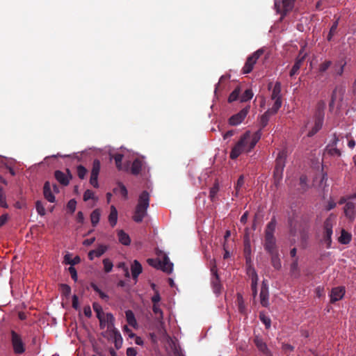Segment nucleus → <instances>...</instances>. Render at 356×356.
<instances>
[{"label":"nucleus","mask_w":356,"mask_h":356,"mask_svg":"<svg viewBox=\"0 0 356 356\" xmlns=\"http://www.w3.org/2000/svg\"><path fill=\"white\" fill-rule=\"evenodd\" d=\"M236 302L239 313L244 316H247V309L244 302L243 298L241 293H237Z\"/></svg>","instance_id":"obj_26"},{"label":"nucleus","mask_w":356,"mask_h":356,"mask_svg":"<svg viewBox=\"0 0 356 356\" xmlns=\"http://www.w3.org/2000/svg\"><path fill=\"white\" fill-rule=\"evenodd\" d=\"M270 256V263L275 270H280L282 268L281 260L279 257L278 251L269 253Z\"/></svg>","instance_id":"obj_25"},{"label":"nucleus","mask_w":356,"mask_h":356,"mask_svg":"<svg viewBox=\"0 0 356 356\" xmlns=\"http://www.w3.org/2000/svg\"><path fill=\"white\" fill-rule=\"evenodd\" d=\"M211 273L212 275L211 283L213 292L215 293H219L222 288V284L220 283L217 267L215 264L211 267Z\"/></svg>","instance_id":"obj_12"},{"label":"nucleus","mask_w":356,"mask_h":356,"mask_svg":"<svg viewBox=\"0 0 356 356\" xmlns=\"http://www.w3.org/2000/svg\"><path fill=\"white\" fill-rule=\"evenodd\" d=\"M118 221V211L114 206L111 207V211L108 216V222L112 227H113Z\"/></svg>","instance_id":"obj_27"},{"label":"nucleus","mask_w":356,"mask_h":356,"mask_svg":"<svg viewBox=\"0 0 356 356\" xmlns=\"http://www.w3.org/2000/svg\"><path fill=\"white\" fill-rule=\"evenodd\" d=\"M328 154L331 156H341V151L336 147H331L327 149Z\"/></svg>","instance_id":"obj_56"},{"label":"nucleus","mask_w":356,"mask_h":356,"mask_svg":"<svg viewBox=\"0 0 356 356\" xmlns=\"http://www.w3.org/2000/svg\"><path fill=\"white\" fill-rule=\"evenodd\" d=\"M345 294V288L343 286H338L333 288L330 293V302L334 303L343 298Z\"/></svg>","instance_id":"obj_15"},{"label":"nucleus","mask_w":356,"mask_h":356,"mask_svg":"<svg viewBox=\"0 0 356 356\" xmlns=\"http://www.w3.org/2000/svg\"><path fill=\"white\" fill-rule=\"evenodd\" d=\"M99 218H100L99 209H95L90 214L91 223L93 227H95L98 224V222L99 221Z\"/></svg>","instance_id":"obj_33"},{"label":"nucleus","mask_w":356,"mask_h":356,"mask_svg":"<svg viewBox=\"0 0 356 356\" xmlns=\"http://www.w3.org/2000/svg\"><path fill=\"white\" fill-rule=\"evenodd\" d=\"M67 171L70 178L60 170H56L54 173V176L56 180L63 186H67L70 183V179L72 178L70 170H67Z\"/></svg>","instance_id":"obj_18"},{"label":"nucleus","mask_w":356,"mask_h":356,"mask_svg":"<svg viewBox=\"0 0 356 356\" xmlns=\"http://www.w3.org/2000/svg\"><path fill=\"white\" fill-rule=\"evenodd\" d=\"M305 60V56H300V54L298 55V56L296 58L295 60V63L293 65L289 75L291 76H294L295 74H298L300 67L302 66V64Z\"/></svg>","instance_id":"obj_24"},{"label":"nucleus","mask_w":356,"mask_h":356,"mask_svg":"<svg viewBox=\"0 0 356 356\" xmlns=\"http://www.w3.org/2000/svg\"><path fill=\"white\" fill-rule=\"evenodd\" d=\"M251 280H252L251 289H252V296L254 298H255L257 294L258 275L254 270H253Z\"/></svg>","instance_id":"obj_31"},{"label":"nucleus","mask_w":356,"mask_h":356,"mask_svg":"<svg viewBox=\"0 0 356 356\" xmlns=\"http://www.w3.org/2000/svg\"><path fill=\"white\" fill-rule=\"evenodd\" d=\"M264 49H259L254 51L252 55L249 56L242 69L243 74H249L253 70L254 65L257 60L264 54Z\"/></svg>","instance_id":"obj_7"},{"label":"nucleus","mask_w":356,"mask_h":356,"mask_svg":"<svg viewBox=\"0 0 356 356\" xmlns=\"http://www.w3.org/2000/svg\"><path fill=\"white\" fill-rule=\"evenodd\" d=\"M113 158L115 160L116 167L119 170H122V161L123 159V155L122 154H115V155L113 156Z\"/></svg>","instance_id":"obj_42"},{"label":"nucleus","mask_w":356,"mask_h":356,"mask_svg":"<svg viewBox=\"0 0 356 356\" xmlns=\"http://www.w3.org/2000/svg\"><path fill=\"white\" fill-rule=\"evenodd\" d=\"M254 343L257 349L265 356H273L272 352L268 348L266 343L259 336L257 335L253 339Z\"/></svg>","instance_id":"obj_14"},{"label":"nucleus","mask_w":356,"mask_h":356,"mask_svg":"<svg viewBox=\"0 0 356 356\" xmlns=\"http://www.w3.org/2000/svg\"><path fill=\"white\" fill-rule=\"evenodd\" d=\"M126 318L129 325L134 327V312L131 310L126 312Z\"/></svg>","instance_id":"obj_49"},{"label":"nucleus","mask_w":356,"mask_h":356,"mask_svg":"<svg viewBox=\"0 0 356 356\" xmlns=\"http://www.w3.org/2000/svg\"><path fill=\"white\" fill-rule=\"evenodd\" d=\"M251 248L249 241H245L244 243V256L246 260V263L251 261L250 258Z\"/></svg>","instance_id":"obj_34"},{"label":"nucleus","mask_w":356,"mask_h":356,"mask_svg":"<svg viewBox=\"0 0 356 356\" xmlns=\"http://www.w3.org/2000/svg\"><path fill=\"white\" fill-rule=\"evenodd\" d=\"M244 183H245L244 176L243 175H241L239 176V177L237 180V182L234 186V188L241 189V187L244 185Z\"/></svg>","instance_id":"obj_59"},{"label":"nucleus","mask_w":356,"mask_h":356,"mask_svg":"<svg viewBox=\"0 0 356 356\" xmlns=\"http://www.w3.org/2000/svg\"><path fill=\"white\" fill-rule=\"evenodd\" d=\"M43 194L47 200L49 202H55V196L51 191V186L49 181H46L43 187Z\"/></svg>","instance_id":"obj_23"},{"label":"nucleus","mask_w":356,"mask_h":356,"mask_svg":"<svg viewBox=\"0 0 356 356\" xmlns=\"http://www.w3.org/2000/svg\"><path fill=\"white\" fill-rule=\"evenodd\" d=\"M104 270L106 273H109L113 268V264L108 259H104L103 260Z\"/></svg>","instance_id":"obj_52"},{"label":"nucleus","mask_w":356,"mask_h":356,"mask_svg":"<svg viewBox=\"0 0 356 356\" xmlns=\"http://www.w3.org/2000/svg\"><path fill=\"white\" fill-rule=\"evenodd\" d=\"M83 313L86 316L90 318L92 316V311L89 305L85 306L83 308Z\"/></svg>","instance_id":"obj_64"},{"label":"nucleus","mask_w":356,"mask_h":356,"mask_svg":"<svg viewBox=\"0 0 356 356\" xmlns=\"http://www.w3.org/2000/svg\"><path fill=\"white\" fill-rule=\"evenodd\" d=\"M249 107H245L243 108L241 111H240L238 113L233 115L232 117H230V118L229 119V124L232 126H236L241 124L247 116L249 112Z\"/></svg>","instance_id":"obj_13"},{"label":"nucleus","mask_w":356,"mask_h":356,"mask_svg":"<svg viewBox=\"0 0 356 356\" xmlns=\"http://www.w3.org/2000/svg\"><path fill=\"white\" fill-rule=\"evenodd\" d=\"M35 209L38 212V213L40 216H44L45 215V209L44 207L43 204L41 201L38 200L35 203Z\"/></svg>","instance_id":"obj_44"},{"label":"nucleus","mask_w":356,"mask_h":356,"mask_svg":"<svg viewBox=\"0 0 356 356\" xmlns=\"http://www.w3.org/2000/svg\"><path fill=\"white\" fill-rule=\"evenodd\" d=\"M259 319L265 325L266 328H269L270 327L271 321L270 318L266 316L265 314L261 313L259 314Z\"/></svg>","instance_id":"obj_46"},{"label":"nucleus","mask_w":356,"mask_h":356,"mask_svg":"<svg viewBox=\"0 0 356 356\" xmlns=\"http://www.w3.org/2000/svg\"><path fill=\"white\" fill-rule=\"evenodd\" d=\"M275 217H273L270 221L267 224L265 229V241L264 249L269 254L277 251L276 245V238L274 236V232L276 227Z\"/></svg>","instance_id":"obj_2"},{"label":"nucleus","mask_w":356,"mask_h":356,"mask_svg":"<svg viewBox=\"0 0 356 356\" xmlns=\"http://www.w3.org/2000/svg\"><path fill=\"white\" fill-rule=\"evenodd\" d=\"M332 227H333V218L332 216L327 218L323 225L324 233H323V239L325 243L327 244V248H330L332 243Z\"/></svg>","instance_id":"obj_10"},{"label":"nucleus","mask_w":356,"mask_h":356,"mask_svg":"<svg viewBox=\"0 0 356 356\" xmlns=\"http://www.w3.org/2000/svg\"><path fill=\"white\" fill-rule=\"evenodd\" d=\"M138 175H140L144 179V187L146 188V190L143 191L138 195L137 204L135 206V222H142L147 215L150 200V195L147 190L152 188V183L149 180V168L145 161V157L135 155V176Z\"/></svg>","instance_id":"obj_1"},{"label":"nucleus","mask_w":356,"mask_h":356,"mask_svg":"<svg viewBox=\"0 0 356 356\" xmlns=\"http://www.w3.org/2000/svg\"><path fill=\"white\" fill-rule=\"evenodd\" d=\"M104 318L106 323V328H107L106 332H108V331H110L111 330H113L115 328L114 327L115 318H114L113 314L111 313H107L106 314V316H104Z\"/></svg>","instance_id":"obj_30"},{"label":"nucleus","mask_w":356,"mask_h":356,"mask_svg":"<svg viewBox=\"0 0 356 356\" xmlns=\"http://www.w3.org/2000/svg\"><path fill=\"white\" fill-rule=\"evenodd\" d=\"M143 267L141 264L136 260H135V283L138 276L142 273Z\"/></svg>","instance_id":"obj_53"},{"label":"nucleus","mask_w":356,"mask_h":356,"mask_svg":"<svg viewBox=\"0 0 356 356\" xmlns=\"http://www.w3.org/2000/svg\"><path fill=\"white\" fill-rule=\"evenodd\" d=\"M108 333L110 337L113 339L115 347L119 348L122 342V338L119 331L114 328L113 330L108 331Z\"/></svg>","instance_id":"obj_21"},{"label":"nucleus","mask_w":356,"mask_h":356,"mask_svg":"<svg viewBox=\"0 0 356 356\" xmlns=\"http://www.w3.org/2000/svg\"><path fill=\"white\" fill-rule=\"evenodd\" d=\"M113 192L120 194L124 199L127 197V190L123 184H120L118 188L113 189Z\"/></svg>","instance_id":"obj_36"},{"label":"nucleus","mask_w":356,"mask_h":356,"mask_svg":"<svg viewBox=\"0 0 356 356\" xmlns=\"http://www.w3.org/2000/svg\"><path fill=\"white\" fill-rule=\"evenodd\" d=\"M289 232L290 234L295 236L296 233V225L293 224V221L291 218L289 219Z\"/></svg>","instance_id":"obj_60"},{"label":"nucleus","mask_w":356,"mask_h":356,"mask_svg":"<svg viewBox=\"0 0 356 356\" xmlns=\"http://www.w3.org/2000/svg\"><path fill=\"white\" fill-rule=\"evenodd\" d=\"M332 63L330 60H327L321 63L319 66V71L321 72H325L331 65Z\"/></svg>","instance_id":"obj_55"},{"label":"nucleus","mask_w":356,"mask_h":356,"mask_svg":"<svg viewBox=\"0 0 356 356\" xmlns=\"http://www.w3.org/2000/svg\"><path fill=\"white\" fill-rule=\"evenodd\" d=\"M300 185L302 188V192L305 191L307 188V177L306 175H301L300 177Z\"/></svg>","instance_id":"obj_50"},{"label":"nucleus","mask_w":356,"mask_h":356,"mask_svg":"<svg viewBox=\"0 0 356 356\" xmlns=\"http://www.w3.org/2000/svg\"><path fill=\"white\" fill-rule=\"evenodd\" d=\"M68 270H69V273H70V274L71 275L72 279L74 282H76L77 279H78V277H77V272H76V270L75 269V268L73 267V266H70L68 268Z\"/></svg>","instance_id":"obj_58"},{"label":"nucleus","mask_w":356,"mask_h":356,"mask_svg":"<svg viewBox=\"0 0 356 356\" xmlns=\"http://www.w3.org/2000/svg\"><path fill=\"white\" fill-rule=\"evenodd\" d=\"M275 113H277V112H274L273 111V108H270L268 109L260 118V120H259L260 129H259L261 130L265 127H266V125L268 123L270 116L272 115H274Z\"/></svg>","instance_id":"obj_20"},{"label":"nucleus","mask_w":356,"mask_h":356,"mask_svg":"<svg viewBox=\"0 0 356 356\" xmlns=\"http://www.w3.org/2000/svg\"><path fill=\"white\" fill-rule=\"evenodd\" d=\"M94 311L97 313V318H100L101 316H104L102 307L97 302H94L92 305Z\"/></svg>","instance_id":"obj_47"},{"label":"nucleus","mask_w":356,"mask_h":356,"mask_svg":"<svg viewBox=\"0 0 356 356\" xmlns=\"http://www.w3.org/2000/svg\"><path fill=\"white\" fill-rule=\"evenodd\" d=\"M261 136V130L259 129L252 136H250L251 140L252 141L253 145H256L258 141L260 140Z\"/></svg>","instance_id":"obj_48"},{"label":"nucleus","mask_w":356,"mask_h":356,"mask_svg":"<svg viewBox=\"0 0 356 356\" xmlns=\"http://www.w3.org/2000/svg\"><path fill=\"white\" fill-rule=\"evenodd\" d=\"M107 250V247L103 245H100L96 250H90L88 253V259L93 260L95 257H101Z\"/></svg>","instance_id":"obj_22"},{"label":"nucleus","mask_w":356,"mask_h":356,"mask_svg":"<svg viewBox=\"0 0 356 356\" xmlns=\"http://www.w3.org/2000/svg\"><path fill=\"white\" fill-rule=\"evenodd\" d=\"M253 97V92L252 90L247 89L245 90V92L243 93V95L241 97V101L243 102H248L250 99H251Z\"/></svg>","instance_id":"obj_41"},{"label":"nucleus","mask_w":356,"mask_h":356,"mask_svg":"<svg viewBox=\"0 0 356 356\" xmlns=\"http://www.w3.org/2000/svg\"><path fill=\"white\" fill-rule=\"evenodd\" d=\"M259 296L261 305L267 307L268 306V287L264 281L262 282Z\"/></svg>","instance_id":"obj_17"},{"label":"nucleus","mask_w":356,"mask_h":356,"mask_svg":"<svg viewBox=\"0 0 356 356\" xmlns=\"http://www.w3.org/2000/svg\"><path fill=\"white\" fill-rule=\"evenodd\" d=\"M10 343L15 355H22L26 350V346L22 336L14 330L10 331Z\"/></svg>","instance_id":"obj_6"},{"label":"nucleus","mask_w":356,"mask_h":356,"mask_svg":"<svg viewBox=\"0 0 356 356\" xmlns=\"http://www.w3.org/2000/svg\"><path fill=\"white\" fill-rule=\"evenodd\" d=\"M147 262L149 266L160 269L168 274L172 272L173 264L170 262L169 257L165 254H163V261L159 259H148Z\"/></svg>","instance_id":"obj_3"},{"label":"nucleus","mask_w":356,"mask_h":356,"mask_svg":"<svg viewBox=\"0 0 356 356\" xmlns=\"http://www.w3.org/2000/svg\"><path fill=\"white\" fill-rule=\"evenodd\" d=\"M76 173L79 179H83L88 173V170L83 165H79L76 167Z\"/></svg>","instance_id":"obj_37"},{"label":"nucleus","mask_w":356,"mask_h":356,"mask_svg":"<svg viewBox=\"0 0 356 356\" xmlns=\"http://www.w3.org/2000/svg\"><path fill=\"white\" fill-rule=\"evenodd\" d=\"M345 216L350 220L355 219L356 216V203L348 202L344 207Z\"/></svg>","instance_id":"obj_16"},{"label":"nucleus","mask_w":356,"mask_h":356,"mask_svg":"<svg viewBox=\"0 0 356 356\" xmlns=\"http://www.w3.org/2000/svg\"><path fill=\"white\" fill-rule=\"evenodd\" d=\"M240 92H241V90H240V88L239 87H236L232 92L231 94L229 95V97H228V102L229 103L231 102H233L234 101H236L238 98V96L240 95Z\"/></svg>","instance_id":"obj_38"},{"label":"nucleus","mask_w":356,"mask_h":356,"mask_svg":"<svg viewBox=\"0 0 356 356\" xmlns=\"http://www.w3.org/2000/svg\"><path fill=\"white\" fill-rule=\"evenodd\" d=\"M281 88L282 86L280 82L277 81L274 85L271 94V99L275 100L274 104L271 107L274 112H277L282 106V101Z\"/></svg>","instance_id":"obj_8"},{"label":"nucleus","mask_w":356,"mask_h":356,"mask_svg":"<svg viewBox=\"0 0 356 356\" xmlns=\"http://www.w3.org/2000/svg\"><path fill=\"white\" fill-rule=\"evenodd\" d=\"M339 17H338L332 24L330 29V32H331V33H337V27H338V25H339Z\"/></svg>","instance_id":"obj_61"},{"label":"nucleus","mask_w":356,"mask_h":356,"mask_svg":"<svg viewBox=\"0 0 356 356\" xmlns=\"http://www.w3.org/2000/svg\"><path fill=\"white\" fill-rule=\"evenodd\" d=\"M72 307L76 310L79 309V299L76 295L72 296Z\"/></svg>","instance_id":"obj_62"},{"label":"nucleus","mask_w":356,"mask_h":356,"mask_svg":"<svg viewBox=\"0 0 356 356\" xmlns=\"http://www.w3.org/2000/svg\"><path fill=\"white\" fill-rule=\"evenodd\" d=\"M324 120V116L322 114H315V122L314 126L317 129H321Z\"/></svg>","instance_id":"obj_40"},{"label":"nucleus","mask_w":356,"mask_h":356,"mask_svg":"<svg viewBox=\"0 0 356 356\" xmlns=\"http://www.w3.org/2000/svg\"><path fill=\"white\" fill-rule=\"evenodd\" d=\"M152 310L154 313V314L158 316L159 319L163 318V312L160 308V305L159 304H154L153 305Z\"/></svg>","instance_id":"obj_51"},{"label":"nucleus","mask_w":356,"mask_h":356,"mask_svg":"<svg viewBox=\"0 0 356 356\" xmlns=\"http://www.w3.org/2000/svg\"><path fill=\"white\" fill-rule=\"evenodd\" d=\"M285 152H280L275 160V166L273 172V177L275 179V184H277L282 179V174L285 167Z\"/></svg>","instance_id":"obj_5"},{"label":"nucleus","mask_w":356,"mask_h":356,"mask_svg":"<svg viewBox=\"0 0 356 356\" xmlns=\"http://www.w3.org/2000/svg\"><path fill=\"white\" fill-rule=\"evenodd\" d=\"M118 267L122 268L124 270L125 277H129V272L128 270V268L126 267L124 263H119L118 265Z\"/></svg>","instance_id":"obj_63"},{"label":"nucleus","mask_w":356,"mask_h":356,"mask_svg":"<svg viewBox=\"0 0 356 356\" xmlns=\"http://www.w3.org/2000/svg\"><path fill=\"white\" fill-rule=\"evenodd\" d=\"M309 225L306 222L304 227L300 231V243L303 248H305L307 245V242L309 238Z\"/></svg>","instance_id":"obj_19"},{"label":"nucleus","mask_w":356,"mask_h":356,"mask_svg":"<svg viewBox=\"0 0 356 356\" xmlns=\"http://www.w3.org/2000/svg\"><path fill=\"white\" fill-rule=\"evenodd\" d=\"M101 169V163L99 159H96L93 161L92 169L90 172V184L94 188H98V176Z\"/></svg>","instance_id":"obj_11"},{"label":"nucleus","mask_w":356,"mask_h":356,"mask_svg":"<svg viewBox=\"0 0 356 356\" xmlns=\"http://www.w3.org/2000/svg\"><path fill=\"white\" fill-rule=\"evenodd\" d=\"M351 241V235L347 232L346 230L342 229L341 232V236L339 238V241L341 244H348Z\"/></svg>","instance_id":"obj_32"},{"label":"nucleus","mask_w":356,"mask_h":356,"mask_svg":"<svg viewBox=\"0 0 356 356\" xmlns=\"http://www.w3.org/2000/svg\"><path fill=\"white\" fill-rule=\"evenodd\" d=\"M220 190V186L218 180H216L209 191V198L212 202L216 199V195Z\"/></svg>","instance_id":"obj_28"},{"label":"nucleus","mask_w":356,"mask_h":356,"mask_svg":"<svg viewBox=\"0 0 356 356\" xmlns=\"http://www.w3.org/2000/svg\"><path fill=\"white\" fill-rule=\"evenodd\" d=\"M119 241L124 245H127L130 244L131 239L128 234H127L123 230H119L118 232Z\"/></svg>","instance_id":"obj_29"},{"label":"nucleus","mask_w":356,"mask_h":356,"mask_svg":"<svg viewBox=\"0 0 356 356\" xmlns=\"http://www.w3.org/2000/svg\"><path fill=\"white\" fill-rule=\"evenodd\" d=\"M250 136V131L245 132L237 142V143L233 147L230 152V158L232 159H237L241 153L246 152V147L248 143V139Z\"/></svg>","instance_id":"obj_4"},{"label":"nucleus","mask_w":356,"mask_h":356,"mask_svg":"<svg viewBox=\"0 0 356 356\" xmlns=\"http://www.w3.org/2000/svg\"><path fill=\"white\" fill-rule=\"evenodd\" d=\"M0 207L3 208H8L6 203V198L2 187L0 186Z\"/></svg>","instance_id":"obj_45"},{"label":"nucleus","mask_w":356,"mask_h":356,"mask_svg":"<svg viewBox=\"0 0 356 356\" xmlns=\"http://www.w3.org/2000/svg\"><path fill=\"white\" fill-rule=\"evenodd\" d=\"M92 289L99 294V297L105 300L108 301L109 299V297L107 294H106L104 292H103L95 284L91 283L90 284Z\"/></svg>","instance_id":"obj_35"},{"label":"nucleus","mask_w":356,"mask_h":356,"mask_svg":"<svg viewBox=\"0 0 356 356\" xmlns=\"http://www.w3.org/2000/svg\"><path fill=\"white\" fill-rule=\"evenodd\" d=\"M76 202L74 199L70 200L67 204V208L68 210L71 211V213H74L76 210Z\"/></svg>","instance_id":"obj_54"},{"label":"nucleus","mask_w":356,"mask_h":356,"mask_svg":"<svg viewBox=\"0 0 356 356\" xmlns=\"http://www.w3.org/2000/svg\"><path fill=\"white\" fill-rule=\"evenodd\" d=\"M326 104L324 101H319L316 106V114H322L324 116V110L325 108Z\"/></svg>","instance_id":"obj_43"},{"label":"nucleus","mask_w":356,"mask_h":356,"mask_svg":"<svg viewBox=\"0 0 356 356\" xmlns=\"http://www.w3.org/2000/svg\"><path fill=\"white\" fill-rule=\"evenodd\" d=\"M296 0H275V8L278 13L285 15L293 10Z\"/></svg>","instance_id":"obj_9"},{"label":"nucleus","mask_w":356,"mask_h":356,"mask_svg":"<svg viewBox=\"0 0 356 356\" xmlns=\"http://www.w3.org/2000/svg\"><path fill=\"white\" fill-rule=\"evenodd\" d=\"M94 198V193L90 190H86L83 194V200L88 201Z\"/></svg>","instance_id":"obj_57"},{"label":"nucleus","mask_w":356,"mask_h":356,"mask_svg":"<svg viewBox=\"0 0 356 356\" xmlns=\"http://www.w3.org/2000/svg\"><path fill=\"white\" fill-rule=\"evenodd\" d=\"M60 289L61 291L62 296L67 298L71 293V287L66 284H61L60 285Z\"/></svg>","instance_id":"obj_39"}]
</instances>
